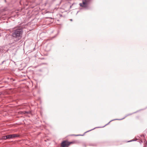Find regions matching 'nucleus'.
<instances>
[{
  "label": "nucleus",
  "instance_id": "1",
  "mask_svg": "<svg viewBox=\"0 0 147 147\" xmlns=\"http://www.w3.org/2000/svg\"><path fill=\"white\" fill-rule=\"evenodd\" d=\"M23 33V28H19L14 30L12 32L11 36L12 39L17 42L20 40Z\"/></svg>",
  "mask_w": 147,
  "mask_h": 147
},
{
  "label": "nucleus",
  "instance_id": "2",
  "mask_svg": "<svg viewBox=\"0 0 147 147\" xmlns=\"http://www.w3.org/2000/svg\"><path fill=\"white\" fill-rule=\"evenodd\" d=\"M82 3H80L79 5L80 6L84 8L85 9H89V7L88 5L90 3L88 2L87 0H82Z\"/></svg>",
  "mask_w": 147,
  "mask_h": 147
},
{
  "label": "nucleus",
  "instance_id": "3",
  "mask_svg": "<svg viewBox=\"0 0 147 147\" xmlns=\"http://www.w3.org/2000/svg\"><path fill=\"white\" fill-rule=\"evenodd\" d=\"M21 5L23 4L24 5L27 6L31 4L30 3L28 0H21L20 1Z\"/></svg>",
  "mask_w": 147,
  "mask_h": 147
},
{
  "label": "nucleus",
  "instance_id": "4",
  "mask_svg": "<svg viewBox=\"0 0 147 147\" xmlns=\"http://www.w3.org/2000/svg\"><path fill=\"white\" fill-rule=\"evenodd\" d=\"M138 111H136V112H134V113H130V114H128V115H126L124 118H122V119H113V120H111V121H110L107 124H106L104 126H103V127H104L106 125H108V124H109V123H110V122H111V121H114V120H122L123 119H124L126 117H127V116H129V115H131L132 114H133V113H136Z\"/></svg>",
  "mask_w": 147,
  "mask_h": 147
},
{
  "label": "nucleus",
  "instance_id": "5",
  "mask_svg": "<svg viewBox=\"0 0 147 147\" xmlns=\"http://www.w3.org/2000/svg\"><path fill=\"white\" fill-rule=\"evenodd\" d=\"M69 146V144H68L67 142L66 141H63L61 143V146L63 147H68Z\"/></svg>",
  "mask_w": 147,
  "mask_h": 147
},
{
  "label": "nucleus",
  "instance_id": "6",
  "mask_svg": "<svg viewBox=\"0 0 147 147\" xmlns=\"http://www.w3.org/2000/svg\"><path fill=\"white\" fill-rule=\"evenodd\" d=\"M13 134L8 135H7L6 138H8V139H11L14 138V136H13Z\"/></svg>",
  "mask_w": 147,
  "mask_h": 147
},
{
  "label": "nucleus",
  "instance_id": "7",
  "mask_svg": "<svg viewBox=\"0 0 147 147\" xmlns=\"http://www.w3.org/2000/svg\"><path fill=\"white\" fill-rule=\"evenodd\" d=\"M13 136H14V138H15L16 137H19V135L18 134H13Z\"/></svg>",
  "mask_w": 147,
  "mask_h": 147
},
{
  "label": "nucleus",
  "instance_id": "8",
  "mask_svg": "<svg viewBox=\"0 0 147 147\" xmlns=\"http://www.w3.org/2000/svg\"><path fill=\"white\" fill-rule=\"evenodd\" d=\"M7 136H3L2 137V139L6 140V139H8V138H6Z\"/></svg>",
  "mask_w": 147,
  "mask_h": 147
},
{
  "label": "nucleus",
  "instance_id": "9",
  "mask_svg": "<svg viewBox=\"0 0 147 147\" xmlns=\"http://www.w3.org/2000/svg\"><path fill=\"white\" fill-rule=\"evenodd\" d=\"M97 128V127H95V128H93V129H90V130H89V131H87L86 132H85V133H86L87 132H88L90 131H91V130H93V129H95V128Z\"/></svg>",
  "mask_w": 147,
  "mask_h": 147
},
{
  "label": "nucleus",
  "instance_id": "10",
  "mask_svg": "<svg viewBox=\"0 0 147 147\" xmlns=\"http://www.w3.org/2000/svg\"><path fill=\"white\" fill-rule=\"evenodd\" d=\"M68 144H69V145L73 143L74 142H67Z\"/></svg>",
  "mask_w": 147,
  "mask_h": 147
},
{
  "label": "nucleus",
  "instance_id": "11",
  "mask_svg": "<svg viewBox=\"0 0 147 147\" xmlns=\"http://www.w3.org/2000/svg\"><path fill=\"white\" fill-rule=\"evenodd\" d=\"M25 113H30V111H25Z\"/></svg>",
  "mask_w": 147,
  "mask_h": 147
},
{
  "label": "nucleus",
  "instance_id": "12",
  "mask_svg": "<svg viewBox=\"0 0 147 147\" xmlns=\"http://www.w3.org/2000/svg\"><path fill=\"white\" fill-rule=\"evenodd\" d=\"M5 61V60H4V61H3L1 63V64H0V65H2V64H3V63H4V62Z\"/></svg>",
  "mask_w": 147,
  "mask_h": 147
},
{
  "label": "nucleus",
  "instance_id": "13",
  "mask_svg": "<svg viewBox=\"0 0 147 147\" xmlns=\"http://www.w3.org/2000/svg\"><path fill=\"white\" fill-rule=\"evenodd\" d=\"M74 135L77 136H83L84 135Z\"/></svg>",
  "mask_w": 147,
  "mask_h": 147
},
{
  "label": "nucleus",
  "instance_id": "14",
  "mask_svg": "<svg viewBox=\"0 0 147 147\" xmlns=\"http://www.w3.org/2000/svg\"><path fill=\"white\" fill-rule=\"evenodd\" d=\"M88 0V2H89V3H90L92 0Z\"/></svg>",
  "mask_w": 147,
  "mask_h": 147
},
{
  "label": "nucleus",
  "instance_id": "15",
  "mask_svg": "<svg viewBox=\"0 0 147 147\" xmlns=\"http://www.w3.org/2000/svg\"><path fill=\"white\" fill-rule=\"evenodd\" d=\"M133 141H134V140H131L128 141V142H132Z\"/></svg>",
  "mask_w": 147,
  "mask_h": 147
},
{
  "label": "nucleus",
  "instance_id": "16",
  "mask_svg": "<svg viewBox=\"0 0 147 147\" xmlns=\"http://www.w3.org/2000/svg\"><path fill=\"white\" fill-rule=\"evenodd\" d=\"M3 93L2 92H0V95H2V94Z\"/></svg>",
  "mask_w": 147,
  "mask_h": 147
},
{
  "label": "nucleus",
  "instance_id": "17",
  "mask_svg": "<svg viewBox=\"0 0 147 147\" xmlns=\"http://www.w3.org/2000/svg\"><path fill=\"white\" fill-rule=\"evenodd\" d=\"M84 9V8H80V10L83 9Z\"/></svg>",
  "mask_w": 147,
  "mask_h": 147
},
{
  "label": "nucleus",
  "instance_id": "18",
  "mask_svg": "<svg viewBox=\"0 0 147 147\" xmlns=\"http://www.w3.org/2000/svg\"><path fill=\"white\" fill-rule=\"evenodd\" d=\"M38 100H41V98H40V97H39V98H38Z\"/></svg>",
  "mask_w": 147,
  "mask_h": 147
},
{
  "label": "nucleus",
  "instance_id": "19",
  "mask_svg": "<svg viewBox=\"0 0 147 147\" xmlns=\"http://www.w3.org/2000/svg\"><path fill=\"white\" fill-rule=\"evenodd\" d=\"M57 34H56L55 36H54L53 37L55 38L57 36Z\"/></svg>",
  "mask_w": 147,
  "mask_h": 147
},
{
  "label": "nucleus",
  "instance_id": "20",
  "mask_svg": "<svg viewBox=\"0 0 147 147\" xmlns=\"http://www.w3.org/2000/svg\"><path fill=\"white\" fill-rule=\"evenodd\" d=\"M70 20L71 21H72V19H71Z\"/></svg>",
  "mask_w": 147,
  "mask_h": 147
},
{
  "label": "nucleus",
  "instance_id": "21",
  "mask_svg": "<svg viewBox=\"0 0 147 147\" xmlns=\"http://www.w3.org/2000/svg\"><path fill=\"white\" fill-rule=\"evenodd\" d=\"M78 12H79V11H78V12H77V13H76V14H77L78 13Z\"/></svg>",
  "mask_w": 147,
  "mask_h": 147
},
{
  "label": "nucleus",
  "instance_id": "22",
  "mask_svg": "<svg viewBox=\"0 0 147 147\" xmlns=\"http://www.w3.org/2000/svg\"><path fill=\"white\" fill-rule=\"evenodd\" d=\"M71 6H70V8H71Z\"/></svg>",
  "mask_w": 147,
  "mask_h": 147
},
{
  "label": "nucleus",
  "instance_id": "23",
  "mask_svg": "<svg viewBox=\"0 0 147 147\" xmlns=\"http://www.w3.org/2000/svg\"><path fill=\"white\" fill-rule=\"evenodd\" d=\"M5 0V2H6V0Z\"/></svg>",
  "mask_w": 147,
  "mask_h": 147
},
{
  "label": "nucleus",
  "instance_id": "24",
  "mask_svg": "<svg viewBox=\"0 0 147 147\" xmlns=\"http://www.w3.org/2000/svg\"><path fill=\"white\" fill-rule=\"evenodd\" d=\"M146 146H144V147H146Z\"/></svg>",
  "mask_w": 147,
  "mask_h": 147
}]
</instances>
